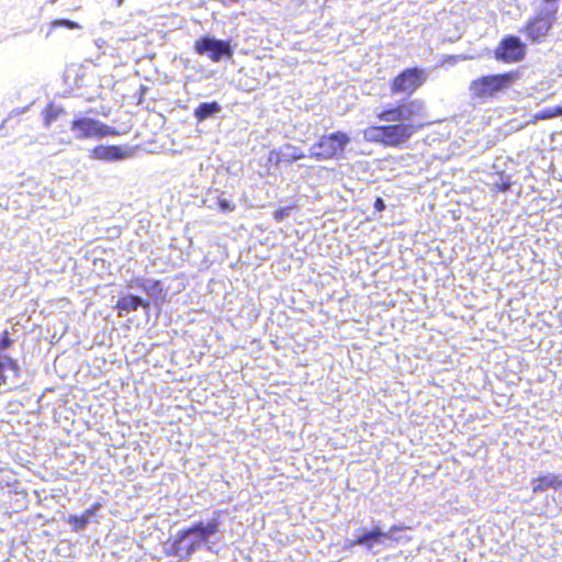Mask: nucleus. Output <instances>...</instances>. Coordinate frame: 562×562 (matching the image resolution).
<instances>
[{
  "label": "nucleus",
  "instance_id": "16",
  "mask_svg": "<svg viewBox=\"0 0 562 562\" xmlns=\"http://www.w3.org/2000/svg\"><path fill=\"white\" fill-rule=\"evenodd\" d=\"M220 111L221 106L216 101L203 102L195 108L194 117L198 122H203Z\"/></svg>",
  "mask_w": 562,
  "mask_h": 562
},
{
  "label": "nucleus",
  "instance_id": "12",
  "mask_svg": "<svg viewBox=\"0 0 562 562\" xmlns=\"http://www.w3.org/2000/svg\"><path fill=\"white\" fill-rule=\"evenodd\" d=\"M7 372L11 374V378L18 379L20 376V366L15 359L0 352V386L8 382Z\"/></svg>",
  "mask_w": 562,
  "mask_h": 562
},
{
  "label": "nucleus",
  "instance_id": "26",
  "mask_svg": "<svg viewBox=\"0 0 562 562\" xmlns=\"http://www.w3.org/2000/svg\"><path fill=\"white\" fill-rule=\"evenodd\" d=\"M117 5H121L123 3V0H116Z\"/></svg>",
  "mask_w": 562,
  "mask_h": 562
},
{
  "label": "nucleus",
  "instance_id": "10",
  "mask_svg": "<svg viewBox=\"0 0 562 562\" xmlns=\"http://www.w3.org/2000/svg\"><path fill=\"white\" fill-rule=\"evenodd\" d=\"M406 529H408V527L405 525H393L386 532L382 531L380 528H373L355 539L352 541V546H364L367 549H371L373 543L380 542L382 539H390L398 542L401 538L394 537L393 535Z\"/></svg>",
  "mask_w": 562,
  "mask_h": 562
},
{
  "label": "nucleus",
  "instance_id": "2",
  "mask_svg": "<svg viewBox=\"0 0 562 562\" xmlns=\"http://www.w3.org/2000/svg\"><path fill=\"white\" fill-rule=\"evenodd\" d=\"M218 531L220 520L216 517H213L206 524L202 521L194 522L178 532L172 546V554L188 559L201 543L207 542Z\"/></svg>",
  "mask_w": 562,
  "mask_h": 562
},
{
  "label": "nucleus",
  "instance_id": "24",
  "mask_svg": "<svg viewBox=\"0 0 562 562\" xmlns=\"http://www.w3.org/2000/svg\"><path fill=\"white\" fill-rule=\"evenodd\" d=\"M510 181H509V178L508 177H503L501 175V181L499 182H496L494 186H495V189L497 192H505L507 190H509L510 188Z\"/></svg>",
  "mask_w": 562,
  "mask_h": 562
},
{
  "label": "nucleus",
  "instance_id": "11",
  "mask_svg": "<svg viewBox=\"0 0 562 562\" xmlns=\"http://www.w3.org/2000/svg\"><path fill=\"white\" fill-rule=\"evenodd\" d=\"M131 156V150L119 145H98L90 150V157L94 160L116 161Z\"/></svg>",
  "mask_w": 562,
  "mask_h": 562
},
{
  "label": "nucleus",
  "instance_id": "1",
  "mask_svg": "<svg viewBox=\"0 0 562 562\" xmlns=\"http://www.w3.org/2000/svg\"><path fill=\"white\" fill-rule=\"evenodd\" d=\"M426 108L419 99H403L395 104H389L376 113L381 122L394 124L371 125L363 130L367 142L380 144L383 147L400 148L419 130L424 123H417L425 117Z\"/></svg>",
  "mask_w": 562,
  "mask_h": 562
},
{
  "label": "nucleus",
  "instance_id": "3",
  "mask_svg": "<svg viewBox=\"0 0 562 562\" xmlns=\"http://www.w3.org/2000/svg\"><path fill=\"white\" fill-rule=\"evenodd\" d=\"M520 79V71L513 69L502 74L481 76L470 83L471 94L479 99H491L510 89Z\"/></svg>",
  "mask_w": 562,
  "mask_h": 562
},
{
  "label": "nucleus",
  "instance_id": "15",
  "mask_svg": "<svg viewBox=\"0 0 562 562\" xmlns=\"http://www.w3.org/2000/svg\"><path fill=\"white\" fill-rule=\"evenodd\" d=\"M100 507L99 503H94L92 507L86 509L81 515H70L67 518V522L71 525L72 529L75 531H79L83 529L88 522L89 518L94 515L95 510H98Z\"/></svg>",
  "mask_w": 562,
  "mask_h": 562
},
{
  "label": "nucleus",
  "instance_id": "4",
  "mask_svg": "<svg viewBox=\"0 0 562 562\" xmlns=\"http://www.w3.org/2000/svg\"><path fill=\"white\" fill-rule=\"evenodd\" d=\"M559 0H542L536 13L525 23L521 32L532 43L542 42L549 34L557 20Z\"/></svg>",
  "mask_w": 562,
  "mask_h": 562
},
{
  "label": "nucleus",
  "instance_id": "23",
  "mask_svg": "<svg viewBox=\"0 0 562 562\" xmlns=\"http://www.w3.org/2000/svg\"><path fill=\"white\" fill-rule=\"evenodd\" d=\"M217 205L223 212H232L235 210V204L223 196L217 198Z\"/></svg>",
  "mask_w": 562,
  "mask_h": 562
},
{
  "label": "nucleus",
  "instance_id": "25",
  "mask_svg": "<svg viewBox=\"0 0 562 562\" xmlns=\"http://www.w3.org/2000/svg\"><path fill=\"white\" fill-rule=\"evenodd\" d=\"M373 207L376 212H382L385 210V203L381 196L375 198Z\"/></svg>",
  "mask_w": 562,
  "mask_h": 562
},
{
  "label": "nucleus",
  "instance_id": "5",
  "mask_svg": "<svg viewBox=\"0 0 562 562\" xmlns=\"http://www.w3.org/2000/svg\"><path fill=\"white\" fill-rule=\"evenodd\" d=\"M349 143V135L341 131L323 135L312 146L308 157L317 161L339 159Z\"/></svg>",
  "mask_w": 562,
  "mask_h": 562
},
{
  "label": "nucleus",
  "instance_id": "7",
  "mask_svg": "<svg viewBox=\"0 0 562 562\" xmlns=\"http://www.w3.org/2000/svg\"><path fill=\"white\" fill-rule=\"evenodd\" d=\"M70 128L77 139H99L105 136L119 135L113 127L91 117L74 119L70 123Z\"/></svg>",
  "mask_w": 562,
  "mask_h": 562
},
{
  "label": "nucleus",
  "instance_id": "9",
  "mask_svg": "<svg viewBox=\"0 0 562 562\" xmlns=\"http://www.w3.org/2000/svg\"><path fill=\"white\" fill-rule=\"evenodd\" d=\"M526 54V44L516 35L504 36L494 49V58L504 64L519 63Z\"/></svg>",
  "mask_w": 562,
  "mask_h": 562
},
{
  "label": "nucleus",
  "instance_id": "8",
  "mask_svg": "<svg viewBox=\"0 0 562 562\" xmlns=\"http://www.w3.org/2000/svg\"><path fill=\"white\" fill-rule=\"evenodd\" d=\"M194 52L200 56H206L213 63H220L224 58H232L234 49L229 41L202 36L194 42Z\"/></svg>",
  "mask_w": 562,
  "mask_h": 562
},
{
  "label": "nucleus",
  "instance_id": "19",
  "mask_svg": "<svg viewBox=\"0 0 562 562\" xmlns=\"http://www.w3.org/2000/svg\"><path fill=\"white\" fill-rule=\"evenodd\" d=\"M13 342L9 330L2 331L0 337V352L3 353V350L11 348Z\"/></svg>",
  "mask_w": 562,
  "mask_h": 562
},
{
  "label": "nucleus",
  "instance_id": "21",
  "mask_svg": "<svg viewBox=\"0 0 562 562\" xmlns=\"http://www.w3.org/2000/svg\"><path fill=\"white\" fill-rule=\"evenodd\" d=\"M286 148H292L293 149V153L285 159L286 162L291 164V162H294L296 160H300V159H303L306 157L305 153L300 149V148H296L292 145H286Z\"/></svg>",
  "mask_w": 562,
  "mask_h": 562
},
{
  "label": "nucleus",
  "instance_id": "13",
  "mask_svg": "<svg viewBox=\"0 0 562 562\" xmlns=\"http://www.w3.org/2000/svg\"><path fill=\"white\" fill-rule=\"evenodd\" d=\"M562 487V479L555 474H543L532 480V493L538 494L549 488L559 490Z\"/></svg>",
  "mask_w": 562,
  "mask_h": 562
},
{
  "label": "nucleus",
  "instance_id": "20",
  "mask_svg": "<svg viewBox=\"0 0 562 562\" xmlns=\"http://www.w3.org/2000/svg\"><path fill=\"white\" fill-rule=\"evenodd\" d=\"M52 26L53 27L65 26V27L70 29V30H75V29H79L80 27L79 23H77L75 21H71V20H66V19L54 20L52 22Z\"/></svg>",
  "mask_w": 562,
  "mask_h": 562
},
{
  "label": "nucleus",
  "instance_id": "6",
  "mask_svg": "<svg viewBox=\"0 0 562 562\" xmlns=\"http://www.w3.org/2000/svg\"><path fill=\"white\" fill-rule=\"evenodd\" d=\"M428 72L422 67H406L397 72L389 82L392 95L411 97L427 81Z\"/></svg>",
  "mask_w": 562,
  "mask_h": 562
},
{
  "label": "nucleus",
  "instance_id": "18",
  "mask_svg": "<svg viewBox=\"0 0 562 562\" xmlns=\"http://www.w3.org/2000/svg\"><path fill=\"white\" fill-rule=\"evenodd\" d=\"M562 115V105L546 108L536 114L538 120H550Z\"/></svg>",
  "mask_w": 562,
  "mask_h": 562
},
{
  "label": "nucleus",
  "instance_id": "14",
  "mask_svg": "<svg viewBox=\"0 0 562 562\" xmlns=\"http://www.w3.org/2000/svg\"><path fill=\"white\" fill-rule=\"evenodd\" d=\"M140 306L148 307V302H143V300L136 295L128 294L121 296L114 308L119 311V316H123V313H131L137 311Z\"/></svg>",
  "mask_w": 562,
  "mask_h": 562
},
{
  "label": "nucleus",
  "instance_id": "22",
  "mask_svg": "<svg viewBox=\"0 0 562 562\" xmlns=\"http://www.w3.org/2000/svg\"><path fill=\"white\" fill-rule=\"evenodd\" d=\"M292 209H293V205L277 209L273 212L274 221H277V222L283 221L290 214Z\"/></svg>",
  "mask_w": 562,
  "mask_h": 562
},
{
  "label": "nucleus",
  "instance_id": "17",
  "mask_svg": "<svg viewBox=\"0 0 562 562\" xmlns=\"http://www.w3.org/2000/svg\"><path fill=\"white\" fill-rule=\"evenodd\" d=\"M64 113V110L59 106H56L53 103L47 104L43 112L44 125L49 127L57 117Z\"/></svg>",
  "mask_w": 562,
  "mask_h": 562
},
{
  "label": "nucleus",
  "instance_id": "27",
  "mask_svg": "<svg viewBox=\"0 0 562 562\" xmlns=\"http://www.w3.org/2000/svg\"><path fill=\"white\" fill-rule=\"evenodd\" d=\"M411 540H412V538H411V537H405V541H407V542H408V541H411Z\"/></svg>",
  "mask_w": 562,
  "mask_h": 562
}]
</instances>
